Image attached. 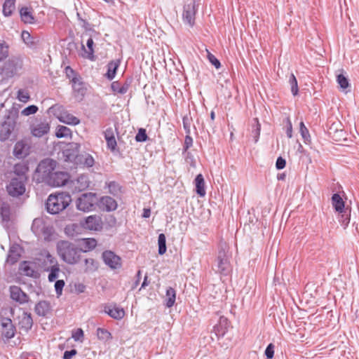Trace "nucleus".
<instances>
[{
	"mask_svg": "<svg viewBox=\"0 0 359 359\" xmlns=\"http://www.w3.org/2000/svg\"><path fill=\"white\" fill-rule=\"evenodd\" d=\"M340 217L339 218V222L343 225L344 227H346L350 222V217L348 215V210H345V212L343 213H340Z\"/></svg>",
	"mask_w": 359,
	"mask_h": 359,
	"instance_id": "53",
	"label": "nucleus"
},
{
	"mask_svg": "<svg viewBox=\"0 0 359 359\" xmlns=\"http://www.w3.org/2000/svg\"><path fill=\"white\" fill-rule=\"evenodd\" d=\"M102 259L104 263L111 269L116 270L122 267L121 257L111 250H104L102 254Z\"/></svg>",
	"mask_w": 359,
	"mask_h": 359,
	"instance_id": "11",
	"label": "nucleus"
},
{
	"mask_svg": "<svg viewBox=\"0 0 359 359\" xmlns=\"http://www.w3.org/2000/svg\"><path fill=\"white\" fill-rule=\"evenodd\" d=\"M57 163L51 158H45L38 165L36 172L38 175V181L46 183L50 175L55 171Z\"/></svg>",
	"mask_w": 359,
	"mask_h": 359,
	"instance_id": "6",
	"label": "nucleus"
},
{
	"mask_svg": "<svg viewBox=\"0 0 359 359\" xmlns=\"http://www.w3.org/2000/svg\"><path fill=\"white\" fill-rule=\"evenodd\" d=\"M299 132L305 143H307L308 141H310L311 136L309 135V130L305 126L303 121H301L299 123Z\"/></svg>",
	"mask_w": 359,
	"mask_h": 359,
	"instance_id": "49",
	"label": "nucleus"
},
{
	"mask_svg": "<svg viewBox=\"0 0 359 359\" xmlns=\"http://www.w3.org/2000/svg\"><path fill=\"white\" fill-rule=\"evenodd\" d=\"M230 322L227 318L221 316L219 319L218 323L216 324L213 330L218 339L223 337L228 332Z\"/></svg>",
	"mask_w": 359,
	"mask_h": 359,
	"instance_id": "20",
	"label": "nucleus"
},
{
	"mask_svg": "<svg viewBox=\"0 0 359 359\" xmlns=\"http://www.w3.org/2000/svg\"><path fill=\"white\" fill-rule=\"evenodd\" d=\"M89 184L90 181L88 177L86 175H81L76 180H71L70 175H69V189H70L73 194L86 190L88 188Z\"/></svg>",
	"mask_w": 359,
	"mask_h": 359,
	"instance_id": "10",
	"label": "nucleus"
},
{
	"mask_svg": "<svg viewBox=\"0 0 359 359\" xmlns=\"http://www.w3.org/2000/svg\"><path fill=\"white\" fill-rule=\"evenodd\" d=\"M13 154L18 158L26 157L28 155V147L23 141L15 143L13 149Z\"/></svg>",
	"mask_w": 359,
	"mask_h": 359,
	"instance_id": "29",
	"label": "nucleus"
},
{
	"mask_svg": "<svg viewBox=\"0 0 359 359\" xmlns=\"http://www.w3.org/2000/svg\"><path fill=\"white\" fill-rule=\"evenodd\" d=\"M175 299H176L175 290L172 287H169L166 290V292H165V306L168 308L172 307L175 302Z\"/></svg>",
	"mask_w": 359,
	"mask_h": 359,
	"instance_id": "36",
	"label": "nucleus"
},
{
	"mask_svg": "<svg viewBox=\"0 0 359 359\" xmlns=\"http://www.w3.org/2000/svg\"><path fill=\"white\" fill-rule=\"evenodd\" d=\"M15 128V123L13 121H4L0 125V141L7 140Z\"/></svg>",
	"mask_w": 359,
	"mask_h": 359,
	"instance_id": "22",
	"label": "nucleus"
},
{
	"mask_svg": "<svg viewBox=\"0 0 359 359\" xmlns=\"http://www.w3.org/2000/svg\"><path fill=\"white\" fill-rule=\"evenodd\" d=\"M158 253L160 255H163L165 253L167 247H166V238L165 234L160 233L158 237Z\"/></svg>",
	"mask_w": 359,
	"mask_h": 359,
	"instance_id": "44",
	"label": "nucleus"
},
{
	"mask_svg": "<svg viewBox=\"0 0 359 359\" xmlns=\"http://www.w3.org/2000/svg\"><path fill=\"white\" fill-rule=\"evenodd\" d=\"M106 187L109 189V193L115 197L118 196L123 192L122 187L117 182L110 181L106 182Z\"/></svg>",
	"mask_w": 359,
	"mask_h": 359,
	"instance_id": "37",
	"label": "nucleus"
},
{
	"mask_svg": "<svg viewBox=\"0 0 359 359\" xmlns=\"http://www.w3.org/2000/svg\"><path fill=\"white\" fill-rule=\"evenodd\" d=\"M44 254H45V258H44L43 262L41 263V268L43 269V270L44 269L45 266H51L50 263L52 262H50V259L57 261V259L54 257H53L48 252L46 251L44 252Z\"/></svg>",
	"mask_w": 359,
	"mask_h": 359,
	"instance_id": "56",
	"label": "nucleus"
},
{
	"mask_svg": "<svg viewBox=\"0 0 359 359\" xmlns=\"http://www.w3.org/2000/svg\"><path fill=\"white\" fill-rule=\"evenodd\" d=\"M148 135L144 128H140L135 135V141L137 142H144L148 140Z\"/></svg>",
	"mask_w": 359,
	"mask_h": 359,
	"instance_id": "51",
	"label": "nucleus"
},
{
	"mask_svg": "<svg viewBox=\"0 0 359 359\" xmlns=\"http://www.w3.org/2000/svg\"><path fill=\"white\" fill-rule=\"evenodd\" d=\"M72 338L75 341L82 342L84 338V333L81 328H77L72 331Z\"/></svg>",
	"mask_w": 359,
	"mask_h": 359,
	"instance_id": "50",
	"label": "nucleus"
},
{
	"mask_svg": "<svg viewBox=\"0 0 359 359\" xmlns=\"http://www.w3.org/2000/svg\"><path fill=\"white\" fill-rule=\"evenodd\" d=\"M57 250L59 255L67 262V241H60L57 243Z\"/></svg>",
	"mask_w": 359,
	"mask_h": 359,
	"instance_id": "42",
	"label": "nucleus"
},
{
	"mask_svg": "<svg viewBox=\"0 0 359 359\" xmlns=\"http://www.w3.org/2000/svg\"><path fill=\"white\" fill-rule=\"evenodd\" d=\"M286 165V161L282 156H279L276 159V168L277 170H282Z\"/></svg>",
	"mask_w": 359,
	"mask_h": 359,
	"instance_id": "63",
	"label": "nucleus"
},
{
	"mask_svg": "<svg viewBox=\"0 0 359 359\" xmlns=\"http://www.w3.org/2000/svg\"><path fill=\"white\" fill-rule=\"evenodd\" d=\"M98 268V262L92 258H87L84 259V269L86 273H90L95 271Z\"/></svg>",
	"mask_w": 359,
	"mask_h": 359,
	"instance_id": "41",
	"label": "nucleus"
},
{
	"mask_svg": "<svg viewBox=\"0 0 359 359\" xmlns=\"http://www.w3.org/2000/svg\"><path fill=\"white\" fill-rule=\"evenodd\" d=\"M199 0H193L183 7L182 18L184 22L191 27L195 24V16L198 8Z\"/></svg>",
	"mask_w": 359,
	"mask_h": 359,
	"instance_id": "9",
	"label": "nucleus"
},
{
	"mask_svg": "<svg viewBox=\"0 0 359 359\" xmlns=\"http://www.w3.org/2000/svg\"><path fill=\"white\" fill-rule=\"evenodd\" d=\"M194 182L196 186V193L201 197L205 196L206 194V191L205 187V180L203 175H197Z\"/></svg>",
	"mask_w": 359,
	"mask_h": 359,
	"instance_id": "34",
	"label": "nucleus"
},
{
	"mask_svg": "<svg viewBox=\"0 0 359 359\" xmlns=\"http://www.w3.org/2000/svg\"><path fill=\"white\" fill-rule=\"evenodd\" d=\"M332 205L336 212L339 213L345 212L344 202L339 194L336 193L332 196Z\"/></svg>",
	"mask_w": 359,
	"mask_h": 359,
	"instance_id": "33",
	"label": "nucleus"
},
{
	"mask_svg": "<svg viewBox=\"0 0 359 359\" xmlns=\"http://www.w3.org/2000/svg\"><path fill=\"white\" fill-rule=\"evenodd\" d=\"M252 121L251 135L254 139V142L257 143L260 136L261 124L257 118H254Z\"/></svg>",
	"mask_w": 359,
	"mask_h": 359,
	"instance_id": "40",
	"label": "nucleus"
},
{
	"mask_svg": "<svg viewBox=\"0 0 359 359\" xmlns=\"http://www.w3.org/2000/svg\"><path fill=\"white\" fill-rule=\"evenodd\" d=\"M29 97H30L29 95L26 90H25L23 89H20L18 91L17 98L20 102H22L24 103L27 102L29 100Z\"/></svg>",
	"mask_w": 359,
	"mask_h": 359,
	"instance_id": "52",
	"label": "nucleus"
},
{
	"mask_svg": "<svg viewBox=\"0 0 359 359\" xmlns=\"http://www.w3.org/2000/svg\"><path fill=\"white\" fill-rule=\"evenodd\" d=\"M183 155L184 156L185 160L187 163H189V165L192 167L196 166V160L193 156V154L190 152L187 151L186 152L182 151Z\"/></svg>",
	"mask_w": 359,
	"mask_h": 359,
	"instance_id": "57",
	"label": "nucleus"
},
{
	"mask_svg": "<svg viewBox=\"0 0 359 359\" xmlns=\"http://www.w3.org/2000/svg\"><path fill=\"white\" fill-rule=\"evenodd\" d=\"M67 194L64 192L58 193L57 194H50L46 203L48 212L51 215H56L66 209L67 208Z\"/></svg>",
	"mask_w": 359,
	"mask_h": 359,
	"instance_id": "5",
	"label": "nucleus"
},
{
	"mask_svg": "<svg viewBox=\"0 0 359 359\" xmlns=\"http://www.w3.org/2000/svg\"><path fill=\"white\" fill-rule=\"evenodd\" d=\"M10 293L11 298L20 304H26L29 300V296L18 286H11Z\"/></svg>",
	"mask_w": 359,
	"mask_h": 359,
	"instance_id": "18",
	"label": "nucleus"
},
{
	"mask_svg": "<svg viewBox=\"0 0 359 359\" xmlns=\"http://www.w3.org/2000/svg\"><path fill=\"white\" fill-rule=\"evenodd\" d=\"M20 15L25 23L33 24L34 22V18L28 8L22 7L20 10Z\"/></svg>",
	"mask_w": 359,
	"mask_h": 359,
	"instance_id": "39",
	"label": "nucleus"
},
{
	"mask_svg": "<svg viewBox=\"0 0 359 359\" xmlns=\"http://www.w3.org/2000/svg\"><path fill=\"white\" fill-rule=\"evenodd\" d=\"M65 281L63 280H57L55 283V292H56V294L57 295H61L62 294V289L65 286Z\"/></svg>",
	"mask_w": 359,
	"mask_h": 359,
	"instance_id": "62",
	"label": "nucleus"
},
{
	"mask_svg": "<svg viewBox=\"0 0 359 359\" xmlns=\"http://www.w3.org/2000/svg\"><path fill=\"white\" fill-rule=\"evenodd\" d=\"M0 323L2 327V335L7 339L14 337L15 334V327L13 325L11 319L9 318L1 317Z\"/></svg>",
	"mask_w": 359,
	"mask_h": 359,
	"instance_id": "14",
	"label": "nucleus"
},
{
	"mask_svg": "<svg viewBox=\"0 0 359 359\" xmlns=\"http://www.w3.org/2000/svg\"><path fill=\"white\" fill-rule=\"evenodd\" d=\"M32 231L38 238L46 241L50 239L54 229L48 218L38 217L33 220Z\"/></svg>",
	"mask_w": 359,
	"mask_h": 359,
	"instance_id": "3",
	"label": "nucleus"
},
{
	"mask_svg": "<svg viewBox=\"0 0 359 359\" xmlns=\"http://www.w3.org/2000/svg\"><path fill=\"white\" fill-rule=\"evenodd\" d=\"M39 108L37 106L34 104L29 105L25 107L22 111L21 114L24 116H29L32 114H34L37 112Z\"/></svg>",
	"mask_w": 359,
	"mask_h": 359,
	"instance_id": "54",
	"label": "nucleus"
},
{
	"mask_svg": "<svg viewBox=\"0 0 359 359\" xmlns=\"http://www.w3.org/2000/svg\"><path fill=\"white\" fill-rule=\"evenodd\" d=\"M20 257V246L13 244L10 247L6 262L11 264H15Z\"/></svg>",
	"mask_w": 359,
	"mask_h": 359,
	"instance_id": "27",
	"label": "nucleus"
},
{
	"mask_svg": "<svg viewBox=\"0 0 359 359\" xmlns=\"http://www.w3.org/2000/svg\"><path fill=\"white\" fill-rule=\"evenodd\" d=\"M32 325L33 320L31 313L23 312L19 320L20 328L25 332H28L32 329Z\"/></svg>",
	"mask_w": 359,
	"mask_h": 359,
	"instance_id": "28",
	"label": "nucleus"
},
{
	"mask_svg": "<svg viewBox=\"0 0 359 359\" xmlns=\"http://www.w3.org/2000/svg\"><path fill=\"white\" fill-rule=\"evenodd\" d=\"M28 171V167L23 163H17L13 167V173L15 177L13 178L26 182V174Z\"/></svg>",
	"mask_w": 359,
	"mask_h": 359,
	"instance_id": "26",
	"label": "nucleus"
},
{
	"mask_svg": "<svg viewBox=\"0 0 359 359\" xmlns=\"http://www.w3.org/2000/svg\"><path fill=\"white\" fill-rule=\"evenodd\" d=\"M80 226L85 230L101 231L103 229V221L100 215H92L80 220Z\"/></svg>",
	"mask_w": 359,
	"mask_h": 359,
	"instance_id": "8",
	"label": "nucleus"
},
{
	"mask_svg": "<svg viewBox=\"0 0 359 359\" xmlns=\"http://www.w3.org/2000/svg\"><path fill=\"white\" fill-rule=\"evenodd\" d=\"M81 145L76 142H69V163L76 168H90L95 164V159L91 154L80 150Z\"/></svg>",
	"mask_w": 359,
	"mask_h": 359,
	"instance_id": "1",
	"label": "nucleus"
},
{
	"mask_svg": "<svg viewBox=\"0 0 359 359\" xmlns=\"http://www.w3.org/2000/svg\"><path fill=\"white\" fill-rule=\"evenodd\" d=\"M97 204V194L92 192L82 194L76 201V208L83 212L93 210Z\"/></svg>",
	"mask_w": 359,
	"mask_h": 359,
	"instance_id": "7",
	"label": "nucleus"
},
{
	"mask_svg": "<svg viewBox=\"0 0 359 359\" xmlns=\"http://www.w3.org/2000/svg\"><path fill=\"white\" fill-rule=\"evenodd\" d=\"M208 58L209 62L216 68L219 69L221 67V63L219 60L210 52L208 53Z\"/></svg>",
	"mask_w": 359,
	"mask_h": 359,
	"instance_id": "59",
	"label": "nucleus"
},
{
	"mask_svg": "<svg viewBox=\"0 0 359 359\" xmlns=\"http://www.w3.org/2000/svg\"><path fill=\"white\" fill-rule=\"evenodd\" d=\"M104 137L107 142V147L114 151L116 149L117 142L114 136V131L112 128H108L104 131Z\"/></svg>",
	"mask_w": 359,
	"mask_h": 359,
	"instance_id": "24",
	"label": "nucleus"
},
{
	"mask_svg": "<svg viewBox=\"0 0 359 359\" xmlns=\"http://www.w3.org/2000/svg\"><path fill=\"white\" fill-rule=\"evenodd\" d=\"M19 269L21 271V273L25 276L29 277L35 276L36 272L34 269L32 267L30 262L25 261L22 262L20 265Z\"/></svg>",
	"mask_w": 359,
	"mask_h": 359,
	"instance_id": "38",
	"label": "nucleus"
},
{
	"mask_svg": "<svg viewBox=\"0 0 359 359\" xmlns=\"http://www.w3.org/2000/svg\"><path fill=\"white\" fill-rule=\"evenodd\" d=\"M79 55L85 59H88L90 61H95L96 57L94 55V41L93 39L90 37L86 41V48L81 43V50Z\"/></svg>",
	"mask_w": 359,
	"mask_h": 359,
	"instance_id": "19",
	"label": "nucleus"
},
{
	"mask_svg": "<svg viewBox=\"0 0 359 359\" xmlns=\"http://www.w3.org/2000/svg\"><path fill=\"white\" fill-rule=\"evenodd\" d=\"M51 266H45L43 271H49L48 274V280L50 282L54 281L57 277H58V272L60 271L59 266L57 264V261H54L53 259H50Z\"/></svg>",
	"mask_w": 359,
	"mask_h": 359,
	"instance_id": "31",
	"label": "nucleus"
},
{
	"mask_svg": "<svg viewBox=\"0 0 359 359\" xmlns=\"http://www.w3.org/2000/svg\"><path fill=\"white\" fill-rule=\"evenodd\" d=\"M34 311L39 316L47 317L50 313L51 306L47 301H40L36 304Z\"/></svg>",
	"mask_w": 359,
	"mask_h": 359,
	"instance_id": "25",
	"label": "nucleus"
},
{
	"mask_svg": "<svg viewBox=\"0 0 359 359\" xmlns=\"http://www.w3.org/2000/svg\"><path fill=\"white\" fill-rule=\"evenodd\" d=\"M337 82L341 90L346 93L350 90H348L350 88L349 79L345 76L343 70H341V73L337 75Z\"/></svg>",
	"mask_w": 359,
	"mask_h": 359,
	"instance_id": "35",
	"label": "nucleus"
},
{
	"mask_svg": "<svg viewBox=\"0 0 359 359\" xmlns=\"http://www.w3.org/2000/svg\"><path fill=\"white\" fill-rule=\"evenodd\" d=\"M133 81L132 76H128L122 84L118 81H113L111 83V88L114 93L124 95L128 92Z\"/></svg>",
	"mask_w": 359,
	"mask_h": 359,
	"instance_id": "16",
	"label": "nucleus"
},
{
	"mask_svg": "<svg viewBox=\"0 0 359 359\" xmlns=\"http://www.w3.org/2000/svg\"><path fill=\"white\" fill-rule=\"evenodd\" d=\"M191 118L184 116L182 118V124L186 134H191Z\"/></svg>",
	"mask_w": 359,
	"mask_h": 359,
	"instance_id": "55",
	"label": "nucleus"
},
{
	"mask_svg": "<svg viewBox=\"0 0 359 359\" xmlns=\"http://www.w3.org/2000/svg\"><path fill=\"white\" fill-rule=\"evenodd\" d=\"M193 145V138L191 137L190 134H186L184 138V142L183 145V151L186 152L188 151L189 148H191Z\"/></svg>",
	"mask_w": 359,
	"mask_h": 359,
	"instance_id": "58",
	"label": "nucleus"
},
{
	"mask_svg": "<svg viewBox=\"0 0 359 359\" xmlns=\"http://www.w3.org/2000/svg\"><path fill=\"white\" fill-rule=\"evenodd\" d=\"M97 242L95 238H88L83 239V247L84 251H90L93 250L97 246Z\"/></svg>",
	"mask_w": 359,
	"mask_h": 359,
	"instance_id": "45",
	"label": "nucleus"
},
{
	"mask_svg": "<svg viewBox=\"0 0 359 359\" xmlns=\"http://www.w3.org/2000/svg\"><path fill=\"white\" fill-rule=\"evenodd\" d=\"M67 183V172L54 171L45 184L53 187H59L65 185Z\"/></svg>",
	"mask_w": 359,
	"mask_h": 359,
	"instance_id": "13",
	"label": "nucleus"
},
{
	"mask_svg": "<svg viewBox=\"0 0 359 359\" xmlns=\"http://www.w3.org/2000/svg\"><path fill=\"white\" fill-rule=\"evenodd\" d=\"M274 348L275 346L270 343L266 348L264 351V355H266L267 359H272L274 356Z\"/></svg>",
	"mask_w": 359,
	"mask_h": 359,
	"instance_id": "60",
	"label": "nucleus"
},
{
	"mask_svg": "<svg viewBox=\"0 0 359 359\" xmlns=\"http://www.w3.org/2000/svg\"><path fill=\"white\" fill-rule=\"evenodd\" d=\"M49 130L50 126L46 121H41L31 128L32 134L36 137H41L47 134Z\"/></svg>",
	"mask_w": 359,
	"mask_h": 359,
	"instance_id": "21",
	"label": "nucleus"
},
{
	"mask_svg": "<svg viewBox=\"0 0 359 359\" xmlns=\"http://www.w3.org/2000/svg\"><path fill=\"white\" fill-rule=\"evenodd\" d=\"M104 312L111 318L116 320H121L125 316V311L123 308L114 306L113 308L110 306L104 307Z\"/></svg>",
	"mask_w": 359,
	"mask_h": 359,
	"instance_id": "30",
	"label": "nucleus"
},
{
	"mask_svg": "<svg viewBox=\"0 0 359 359\" xmlns=\"http://www.w3.org/2000/svg\"><path fill=\"white\" fill-rule=\"evenodd\" d=\"M215 262V273L224 276L229 275L232 271V268L230 262V256L228 255L226 245L219 246Z\"/></svg>",
	"mask_w": 359,
	"mask_h": 359,
	"instance_id": "4",
	"label": "nucleus"
},
{
	"mask_svg": "<svg viewBox=\"0 0 359 359\" xmlns=\"http://www.w3.org/2000/svg\"><path fill=\"white\" fill-rule=\"evenodd\" d=\"M97 337L99 339L103 341H107L111 339V333L107 329L100 327L97 329Z\"/></svg>",
	"mask_w": 359,
	"mask_h": 359,
	"instance_id": "47",
	"label": "nucleus"
},
{
	"mask_svg": "<svg viewBox=\"0 0 359 359\" xmlns=\"http://www.w3.org/2000/svg\"><path fill=\"white\" fill-rule=\"evenodd\" d=\"M15 0H5L3 5V14L5 17H9L12 15L15 9Z\"/></svg>",
	"mask_w": 359,
	"mask_h": 359,
	"instance_id": "43",
	"label": "nucleus"
},
{
	"mask_svg": "<svg viewBox=\"0 0 359 359\" xmlns=\"http://www.w3.org/2000/svg\"><path fill=\"white\" fill-rule=\"evenodd\" d=\"M69 79L72 83V96L76 102H81L87 92V84L79 73L69 66Z\"/></svg>",
	"mask_w": 359,
	"mask_h": 359,
	"instance_id": "2",
	"label": "nucleus"
},
{
	"mask_svg": "<svg viewBox=\"0 0 359 359\" xmlns=\"http://www.w3.org/2000/svg\"><path fill=\"white\" fill-rule=\"evenodd\" d=\"M119 65V60H111L107 64V72L105 74V76L108 80L111 81L114 79Z\"/></svg>",
	"mask_w": 359,
	"mask_h": 359,
	"instance_id": "32",
	"label": "nucleus"
},
{
	"mask_svg": "<svg viewBox=\"0 0 359 359\" xmlns=\"http://www.w3.org/2000/svg\"><path fill=\"white\" fill-rule=\"evenodd\" d=\"M9 54V46L4 41L0 43V62H2L8 57Z\"/></svg>",
	"mask_w": 359,
	"mask_h": 359,
	"instance_id": "48",
	"label": "nucleus"
},
{
	"mask_svg": "<svg viewBox=\"0 0 359 359\" xmlns=\"http://www.w3.org/2000/svg\"><path fill=\"white\" fill-rule=\"evenodd\" d=\"M289 83L290 85L292 94L294 96H296L298 94L299 88H298L297 80L293 73H292L290 76Z\"/></svg>",
	"mask_w": 359,
	"mask_h": 359,
	"instance_id": "46",
	"label": "nucleus"
},
{
	"mask_svg": "<svg viewBox=\"0 0 359 359\" xmlns=\"http://www.w3.org/2000/svg\"><path fill=\"white\" fill-rule=\"evenodd\" d=\"M97 204L100 209L106 212H111L116 210L118 203L111 196H104L97 200Z\"/></svg>",
	"mask_w": 359,
	"mask_h": 359,
	"instance_id": "17",
	"label": "nucleus"
},
{
	"mask_svg": "<svg viewBox=\"0 0 359 359\" xmlns=\"http://www.w3.org/2000/svg\"><path fill=\"white\" fill-rule=\"evenodd\" d=\"M9 195L13 197L22 196L25 191V182L18 179L11 178L6 187Z\"/></svg>",
	"mask_w": 359,
	"mask_h": 359,
	"instance_id": "12",
	"label": "nucleus"
},
{
	"mask_svg": "<svg viewBox=\"0 0 359 359\" xmlns=\"http://www.w3.org/2000/svg\"><path fill=\"white\" fill-rule=\"evenodd\" d=\"M0 216L2 225L5 229H8L11 220V208L7 203L4 202L1 203L0 206Z\"/></svg>",
	"mask_w": 359,
	"mask_h": 359,
	"instance_id": "23",
	"label": "nucleus"
},
{
	"mask_svg": "<svg viewBox=\"0 0 359 359\" xmlns=\"http://www.w3.org/2000/svg\"><path fill=\"white\" fill-rule=\"evenodd\" d=\"M22 39L23 41L27 44L32 43V36L29 32L27 31H22L21 34Z\"/></svg>",
	"mask_w": 359,
	"mask_h": 359,
	"instance_id": "64",
	"label": "nucleus"
},
{
	"mask_svg": "<svg viewBox=\"0 0 359 359\" xmlns=\"http://www.w3.org/2000/svg\"><path fill=\"white\" fill-rule=\"evenodd\" d=\"M67 131V127L64 126H59L55 133V135L58 138L64 137L67 135L66 132Z\"/></svg>",
	"mask_w": 359,
	"mask_h": 359,
	"instance_id": "61",
	"label": "nucleus"
},
{
	"mask_svg": "<svg viewBox=\"0 0 359 359\" xmlns=\"http://www.w3.org/2000/svg\"><path fill=\"white\" fill-rule=\"evenodd\" d=\"M22 67L23 61L20 57H12L6 63V70L11 76L17 74Z\"/></svg>",
	"mask_w": 359,
	"mask_h": 359,
	"instance_id": "15",
	"label": "nucleus"
}]
</instances>
